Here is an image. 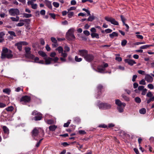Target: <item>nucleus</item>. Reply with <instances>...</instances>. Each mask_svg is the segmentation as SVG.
Instances as JSON below:
<instances>
[{"label":"nucleus","instance_id":"nucleus-1","mask_svg":"<svg viewBox=\"0 0 154 154\" xmlns=\"http://www.w3.org/2000/svg\"><path fill=\"white\" fill-rule=\"evenodd\" d=\"M11 50L5 48H4L2 49V51L1 54V58L2 59L7 58L8 59L11 58L13 57V55L11 54Z\"/></svg>","mask_w":154,"mask_h":154},{"label":"nucleus","instance_id":"nucleus-2","mask_svg":"<svg viewBox=\"0 0 154 154\" xmlns=\"http://www.w3.org/2000/svg\"><path fill=\"white\" fill-rule=\"evenodd\" d=\"M66 38L69 41H73L75 39V37L73 34V32L71 29H69L66 35Z\"/></svg>","mask_w":154,"mask_h":154},{"label":"nucleus","instance_id":"nucleus-3","mask_svg":"<svg viewBox=\"0 0 154 154\" xmlns=\"http://www.w3.org/2000/svg\"><path fill=\"white\" fill-rule=\"evenodd\" d=\"M32 115L35 116L33 118V119L35 121H39L41 120L42 118V114L35 110L34 111L32 112Z\"/></svg>","mask_w":154,"mask_h":154},{"label":"nucleus","instance_id":"nucleus-4","mask_svg":"<svg viewBox=\"0 0 154 154\" xmlns=\"http://www.w3.org/2000/svg\"><path fill=\"white\" fill-rule=\"evenodd\" d=\"M30 48L29 47H26L25 48L26 52L25 56L26 57L33 59L34 57V56L31 54V52L30 51Z\"/></svg>","mask_w":154,"mask_h":154},{"label":"nucleus","instance_id":"nucleus-5","mask_svg":"<svg viewBox=\"0 0 154 154\" xmlns=\"http://www.w3.org/2000/svg\"><path fill=\"white\" fill-rule=\"evenodd\" d=\"M40 129L37 128H34L31 132L32 136L34 138V139L38 140V139L35 138V137L38 135L39 133Z\"/></svg>","mask_w":154,"mask_h":154},{"label":"nucleus","instance_id":"nucleus-6","mask_svg":"<svg viewBox=\"0 0 154 154\" xmlns=\"http://www.w3.org/2000/svg\"><path fill=\"white\" fill-rule=\"evenodd\" d=\"M104 19L110 22L113 25H119L118 22L116 21L115 19L111 17H105Z\"/></svg>","mask_w":154,"mask_h":154},{"label":"nucleus","instance_id":"nucleus-7","mask_svg":"<svg viewBox=\"0 0 154 154\" xmlns=\"http://www.w3.org/2000/svg\"><path fill=\"white\" fill-rule=\"evenodd\" d=\"M10 14L11 16L18 15L20 14V11L18 9L11 8L9 11Z\"/></svg>","mask_w":154,"mask_h":154},{"label":"nucleus","instance_id":"nucleus-8","mask_svg":"<svg viewBox=\"0 0 154 154\" xmlns=\"http://www.w3.org/2000/svg\"><path fill=\"white\" fill-rule=\"evenodd\" d=\"M94 56L93 55L91 54H88L85 57L84 59L87 61L91 62L94 60Z\"/></svg>","mask_w":154,"mask_h":154},{"label":"nucleus","instance_id":"nucleus-9","mask_svg":"<svg viewBox=\"0 0 154 154\" xmlns=\"http://www.w3.org/2000/svg\"><path fill=\"white\" fill-rule=\"evenodd\" d=\"M31 100L30 97L29 96L26 95L23 96L20 99L21 102H23L24 103H26L30 102Z\"/></svg>","mask_w":154,"mask_h":154},{"label":"nucleus","instance_id":"nucleus-10","mask_svg":"<svg viewBox=\"0 0 154 154\" xmlns=\"http://www.w3.org/2000/svg\"><path fill=\"white\" fill-rule=\"evenodd\" d=\"M88 54V51L85 50H81L79 51L78 54L84 57L85 58Z\"/></svg>","mask_w":154,"mask_h":154},{"label":"nucleus","instance_id":"nucleus-11","mask_svg":"<svg viewBox=\"0 0 154 154\" xmlns=\"http://www.w3.org/2000/svg\"><path fill=\"white\" fill-rule=\"evenodd\" d=\"M2 129L5 134L3 136L4 138H6L8 137V135L9 133V129L5 126H3Z\"/></svg>","mask_w":154,"mask_h":154},{"label":"nucleus","instance_id":"nucleus-12","mask_svg":"<svg viewBox=\"0 0 154 154\" xmlns=\"http://www.w3.org/2000/svg\"><path fill=\"white\" fill-rule=\"evenodd\" d=\"M125 63H127L129 65L131 66H133L134 64H136V63L133 60L129 59H125Z\"/></svg>","mask_w":154,"mask_h":154},{"label":"nucleus","instance_id":"nucleus-13","mask_svg":"<svg viewBox=\"0 0 154 154\" xmlns=\"http://www.w3.org/2000/svg\"><path fill=\"white\" fill-rule=\"evenodd\" d=\"M145 79L148 82H152L153 80V78L149 74H146Z\"/></svg>","mask_w":154,"mask_h":154},{"label":"nucleus","instance_id":"nucleus-14","mask_svg":"<svg viewBox=\"0 0 154 154\" xmlns=\"http://www.w3.org/2000/svg\"><path fill=\"white\" fill-rule=\"evenodd\" d=\"M44 59L45 60L46 64H49L51 63V61L52 60V58L50 57L47 58V57H46Z\"/></svg>","mask_w":154,"mask_h":154},{"label":"nucleus","instance_id":"nucleus-15","mask_svg":"<svg viewBox=\"0 0 154 154\" xmlns=\"http://www.w3.org/2000/svg\"><path fill=\"white\" fill-rule=\"evenodd\" d=\"M45 3L49 9H52V7L50 1L47 0H45Z\"/></svg>","mask_w":154,"mask_h":154},{"label":"nucleus","instance_id":"nucleus-16","mask_svg":"<svg viewBox=\"0 0 154 154\" xmlns=\"http://www.w3.org/2000/svg\"><path fill=\"white\" fill-rule=\"evenodd\" d=\"M57 128V126L55 125H50L49 127V130L52 131H55Z\"/></svg>","mask_w":154,"mask_h":154},{"label":"nucleus","instance_id":"nucleus-17","mask_svg":"<svg viewBox=\"0 0 154 154\" xmlns=\"http://www.w3.org/2000/svg\"><path fill=\"white\" fill-rule=\"evenodd\" d=\"M15 46L17 47V48L20 51H21L22 49V45L20 42H18L15 45Z\"/></svg>","mask_w":154,"mask_h":154},{"label":"nucleus","instance_id":"nucleus-18","mask_svg":"<svg viewBox=\"0 0 154 154\" xmlns=\"http://www.w3.org/2000/svg\"><path fill=\"white\" fill-rule=\"evenodd\" d=\"M38 54L42 57H47V54L42 51H38Z\"/></svg>","mask_w":154,"mask_h":154},{"label":"nucleus","instance_id":"nucleus-19","mask_svg":"<svg viewBox=\"0 0 154 154\" xmlns=\"http://www.w3.org/2000/svg\"><path fill=\"white\" fill-rule=\"evenodd\" d=\"M125 106H117V109L119 112H122L124 111Z\"/></svg>","mask_w":154,"mask_h":154},{"label":"nucleus","instance_id":"nucleus-20","mask_svg":"<svg viewBox=\"0 0 154 154\" xmlns=\"http://www.w3.org/2000/svg\"><path fill=\"white\" fill-rule=\"evenodd\" d=\"M110 37L111 38H113L114 36H118V34L116 32H113L112 33L109 35Z\"/></svg>","mask_w":154,"mask_h":154},{"label":"nucleus","instance_id":"nucleus-21","mask_svg":"<svg viewBox=\"0 0 154 154\" xmlns=\"http://www.w3.org/2000/svg\"><path fill=\"white\" fill-rule=\"evenodd\" d=\"M146 110L144 108H143L139 110V112L141 114H144L146 113Z\"/></svg>","mask_w":154,"mask_h":154},{"label":"nucleus","instance_id":"nucleus-22","mask_svg":"<svg viewBox=\"0 0 154 154\" xmlns=\"http://www.w3.org/2000/svg\"><path fill=\"white\" fill-rule=\"evenodd\" d=\"M91 35L92 38L95 37L97 38H99V35L97 33H91Z\"/></svg>","mask_w":154,"mask_h":154},{"label":"nucleus","instance_id":"nucleus-23","mask_svg":"<svg viewBox=\"0 0 154 154\" xmlns=\"http://www.w3.org/2000/svg\"><path fill=\"white\" fill-rule=\"evenodd\" d=\"M74 122L77 123H78L80 122V119L79 117H75L74 118Z\"/></svg>","mask_w":154,"mask_h":154},{"label":"nucleus","instance_id":"nucleus-24","mask_svg":"<svg viewBox=\"0 0 154 154\" xmlns=\"http://www.w3.org/2000/svg\"><path fill=\"white\" fill-rule=\"evenodd\" d=\"M105 70V69L103 68V67H102V68H101L100 67H98L97 68V71L96 70V71L100 73H103Z\"/></svg>","mask_w":154,"mask_h":154},{"label":"nucleus","instance_id":"nucleus-25","mask_svg":"<svg viewBox=\"0 0 154 154\" xmlns=\"http://www.w3.org/2000/svg\"><path fill=\"white\" fill-rule=\"evenodd\" d=\"M23 17L27 18H29L32 16L31 14H28L25 13H23Z\"/></svg>","mask_w":154,"mask_h":154},{"label":"nucleus","instance_id":"nucleus-26","mask_svg":"<svg viewBox=\"0 0 154 154\" xmlns=\"http://www.w3.org/2000/svg\"><path fill=\"white\" fill-rule=\"evenodd\" d=\"M14 109L13 106H8L6 109V110L8 112H12Z\"/></svg>","mask_w":154,"mask_h":154},{"label":"nucleus","instance_id":"nucleus-27","mask_svg":"<svg viewBox=\"0 0 154 154\" xmlns=\"http://www.w3.org/2000/svg\"><path fill=\"white\" fill-rule=\"evenodd\" d=\"M10 18L13 21H18L19 19V17L18 16H16V18L11 17Z\"/></svg>","mask_w":154,"mask_h":154},{"label":"nucleus","instance_id":"nucleus-28","mask_svg":"<svg viewBox=\"0 0 154 154\" xmlns=\"http://www.w3.org/2000/svg\"><path fill=\"white\" fill-rule=\"evenodd\" d=\"M95 19V17L94 16L92 15L89 17L87 19V20L89 21H92Z\"/></svg>","mask_w":154,"mask_h":154},{"label":"nucleus","instance_id":"nucleus-29","mask_svg":"<svg viewBox=\"0 0 154 154\" xmlns=\"http://www.w3.org/2000/svg\"><path fill=\"white\" fill-rule=\"evenodd\" d=\"M56 50L58 51L59 53H61L63 52V49L61 47H59L56 49Z\"/></svg>","mask_w":154,"mask_h":154},{"label":"nucleus","instance_id":"nucleus-30","mask_svg":"<svg viewBox=\"0 0 154 154\" xmlns=\"http://www.w3.org/2000/svg\"><path fill=\"white\" fill-rule=\"evenodd\" d=\"M152 46V45H143V46H141L140 48L141 49H146V48H149V47L150 46Z\"/></svg>","mask_w":154,"mask_h":154},{"label":"nucleus","instance_id":"nucleus-31","mask_svg":"<svg viewBox=\"0 0 154 154\" xmlns=\"http://www.w3.org/2000/svg\"><path fill=\"white\" fill-rule=\"evenodd\" d=\"M3 91L4 92L7 94H9L11 92L10 90L8 88H5L3 90Z\"/></svg>","mask_w":154,"mask_h":154},{"label":"nucleus","instance_id":"nucleus-32","mask_svg":"<svg viewBox=\"0 0 154 154\" xmlns=\"http://www.w3.org/2000/svg\"><path fill=\"white\" fill-rule=\"evenodd\" d=\"M39 133H40L39 136L41 137H43L44 135V132L43 130H39Z\"/></svg>","mask_w":154,"mask_h":154},{"label":"nucleus","instance_id":"nucleus-33","mask_svg":"<svg viewBox=\"0 0 154 154\" xmlns=\"http://www.w3.org/2000/svg\"><path fill=\"white\" fill-rule=\"evenodd\" d=\"M43 139V138H42L41 139H40L38 142L35 145V147H36L37 148H38L39 147L40 144H41L42 141Z\"/></svg>","mask_w":154,"mask_h":154},{"label":"nucleus","instance_id":"nucleus-34","mask_svg":"<svg viewBox=\"0 0 154 154\" xmlns=\"http://www.w3.org/2000/svg\"><path fill=\"white\" fill-rule=\"evenodd\" d=\"M100 109L101 110H105L110 108V106H98Z\"/></svg>","mask_w":154,"mask_h":154},{"label":"nucleus","instance_id":"nucleus-35","mask_svg":"<svg viewBox=\"0 0 154 154\" xmlns=\"http://www.w3.org/2000/svg\"><path fill=\"white\" fill-rule=\"evenodd\" d=\"M75 60L77 62H79L81 61L82 59L81 58H78L77 56H75Z\"/></svg>","mask_w":154,"mask_h":154},{"label":"nucleus","instance_id":"nucleus-36","mask_svg":"<svg viewBox=\"0 0 154 154\" xmlns=\"http://www.w3.org/2000/svg\"><path fill=\"white\" fill-rule=\"evenodd\" d=\"M121 20L122 21L123 23L125 24V21L126 20V19L123 17L122 15L120 16Z\"/></svg>","mask_w":154,"mask_h":154},{"label":"nucleus","instance_id":"nucleus-37","mask_svg":"<svg viewBox=\"0 0 154 154\" xmlns=\"http://www.w3.org/2000/svg\"><path fill=\"white\" fill-rule=\"evenodd\" d=\"M127 41L126 40H125V39H124V40H123L122 42H121V45L122 46H125L127 43Z\"/></svg>","mask_w":154,"mask_h":154},{"label":"nucleus","instance_id":"nucleus-38","mask_svg":"<svg viewBox=\"0 0 154 154\" xmlns=\"http://www.w3.org/2000/svg\"><path fill=\"white\" fill-rule=\"evenodd\" d=\"M116 104L118 106H121V102L119 100L117 99L116 100Z\"/></svg>","mask_w":154,"mask_h":154},{"label":"nucleus","instance_id":"nucleus-39","mask_svg":"<svg viewBox=\"0 0 154 154\" xmlns=\"http://www.w3.org/2000/svg\"><path fill=\"white\" fill-rule=\"evenodd\" d=\"M69 121H71L70 120H69L67 123H65L63 125V127H67L69 126V125L70 123Z\"/></svg>","mask_w":154,"mask_h":154},{"label":"nucleus","instance_id":"nucleus-40","mask_svg":"<svg viewBox=\"0 0 154 154\" xmlns=\"http://www.w3.org/2000/svg\"><path fill=\"white\" fill-rule=\"evenodd\" d=\"M99 105L100 106H110L107 103H99Z\"/></svg>","mask_w":154,"mask_h":154},{"label":"nucleus","instance_id":"nucleus-41","mask_svg":"<svg viewBox=\"0 0 154 154\" xmlns=\"http://www.w3.org/2000/svg\"><path fill=\"white\" fill-rule=\"evenodd\" d=\"M139 84L140 85H145L146 83L145 80L143 79L139 82Z\"/></svg>","mask_w":154,"mask_h":154},{"label":"nucleus","instance_id":"nucleus-42","mask_svg":"<svg viewBox=\"0 0 154 154\" xmlns=\"http://www.w3.org/2000/svg\"><path fill=\"white\" fill-rule=\"evenodd\" d=\"M47 123L48 124L51 125L53 124L54 123V121L52 120L49 119L47 120Z\"/></svg>","mask_w":154,"mask_h":154},{"label":"nucleus","instance_id":"nucleus-43","mask_svg":"<svg viewBox=\"0 0 154 154\" xmlns=\"http://www.w3.org/2000/svg\"><path fill=\"white\" fill-rule=\"evenodd\" d=\"M53 5L56 8L58 7L59 6V3L57 2H53Z\"/></svg>","mask_w":154,"mask_h":154},{"label":"nucleus","instance_id":"nucleus-44","mask_svg":"<svg viewBox=\"0 0 154 154\" xmlns=\"http://www.w3.org/2000/svg\"><path fill=\"white\" fill-rule=\"evenodd\" d=\"M8 33L11 35H13L15 37L16 36L15 32L14 31H9L8 32Z\"/></svg>","mask_w":154,"mask_h":154},{"label":"nucleus","instance_id":"nucleus-45","mask_svg":"<svg viewBox=\"0 0 154 154\" xmlns=\"http://www.w3.org/2000/svg\"><path fill=\"white\" fill-rule=\"evenodd\" d=\"M135 101L136 102L139 103L141 102V99L140 98L137 97L135 98Z\"/></svg>","mask_w":154,"mask_h":154},{"label":"nucleus","instance_id":"nucleus-46","mask_svg":"<svg viewBox=\"0 0 154 154\" xmlns=\"http://www.w3.org/2000/svg\"><path fill=\"white\" fill-rule=\"evenodd\" d=\"M51 40L52 42L54 43H57V41L55 38L52 37L51 38Z\"/></svg>","mask_w":154,"mask_h":154},{"label":"nucleus","instance_id":"nucleus-47","mask_svg":"<svg viewBox=\"0 0 154 154\" xmlns=\"http://www.w3.org/2000/svg\"><path fill=\"white\" fill-rule=\"evenodd\" d=\"M79 134L82 135L85 134H86V132H85V131L82 130H79Z\"/></svg>","mask_w":154,"mask_h":154},{"label":"nucleus","instance_id":"nucleus-48","mask_svg":"<svg viewBox=\"0 0 154 154\" xmlns=\"http://www.w3.org/2000/svg\"><path fill=\"white\" fill-rule=\"evenodd\" d=\"M73 14H74L73 12H69L68 15V17L69 18H71L72 17V16H73Z\"/></svg>","mask_w":154,"mask_h":154},{"label":"nucleus","instance_id":"nucleus-49","mask_svg":"<svg viewBox=\"0 0 154 154\" xmlns=\"http://www.w3.org/2000/svg\"><path fill=\"white\" fill-rule=\"evenodd\" d=\"M61 56H62L63 57L65 58L67 56V53L62 52L61 53Z\"/></svg>","mask_w":154,"mask_h":154},{"label":"nucleus","instance_id":"nucleus-50","mask_svg":"<svg viewBox=\"0 0 154 154\" xmlns=\"http://www.w3.org/2000/svg\"><path fill=\"white\" fill-rule=\"evenodd\" d=\"M86 35L88 36L90 35L89 32L88 30H85L83 32Z\"/></svg>","mask_w":154,"mask_h":154},{"label":"nucleus","instance_id":"nucleus-51","mask_svg":"<svg viewBox=\"0 0 154 154\" xmlns=\"http://www.w3.org/2000/svg\"><path fill=\"white\" fill-rule=\"evenodd\" d=\"M32 8L33 9H36L37 8V5L36 4H34L33 3L32 5Z\"/></svg>","mask_w":154,"mask_h":154},{"label":"nucleus","instance_id":"nucleus-52","mask_svg":"<svg viewBox=\"0 0 154 154\" xmlns=\"http://www.w3.org/2000/svg\"><path fill=\"white\" fill-rule=\"evenodd\" d=\"M99 127L100 128H105L107 127V126L105 124H103L99 125Z\"/></svg>","mask_w":154,"mask_h":154},{"label":"nucleus","instance_id":"nucleus-53","mask_svg":"<svg viewBox=\"0 0 154 154\" xmlns=\"http://www.w3.org/2000/svg\"><path fill=\"white\" fill-rule=\"evenodd\" d=\"M49 15L53 19H55V15L53 13H49Z\"/></svg>","mask_w":154,"mask_h":154},{"label":"nucleus","instance_id":"nucleus-54","mask_svg":"<svg viewBox=\"0 0 154 154\" xmlns=\"http://www.w3.org/2000/svg\"><path fill=\"white\" fill-rule=\"evenodd\" d=\"M153 95L150 91H149L146 94V96L148 97H152Z\"/></svg>","mask_w":154,"mask_h":154},{"label":"nucleus","instance_id":"nucleus-55","mask_svg":"<svg viewBox=\"0 0 154 154\" xmlns=\"http://www.w3.org/2000/svg\"><path fill=\"white\" fill-rule=\"evenodd\" d=\"M112 31V30L109 29H107L105 30V32L106 33H111Z\"/></svg>","mask_w":154,"mask_h":154},{"label":"nucleus","instance_id":"nucleus-56","mask_svg":"<svg viewBox=\"0 0 154 154\" xmlns=\"http://www.w3.org/2000/svg\"><path fill=\"white\" fill-rule=\"evenodd\" d=\"M64 52L67 51L68 52L70 50V49L69 47L68 46H65L64 47Z\"/></svg>","mask_w":154,"mask_h":154},{"label":"nucleus","instance_id":"nucleus-57","mask_svg":"<svg viewBox=\"0 0 154 154\" xmlns=\"http://www.w3.org/2000/svg\"><path fill=\"white\" fill-rule=\"evenodd\" d=\"M137 72L140 74H142V75H145V71H142L141 70H139Z\"/></svg>","mask_w":154,"mask_h":154},{"label":"nucleus","instance_id":"nucleus-58","mask_svg":"<svg viewBox=\"0 0 154 154\" xmlns=\"http://www.w3.org/2000/svg\"><path fill=\"white\" fill-rule=\"evenodd\" d=\"M137 75H134L133 76L132 79V81L133 82H134L136 81V79L137 78Z\"/></svg>","mask_w":154,"mask_h":154},{"label":"nucleus","instance_id":"nucleus-59","mask_svg":"<svg viewBox=\"0 0 154 154\" xmlns=\"http://www.w3.org/2000/svg\"><path fill=\"white\" fill-rule=\"evenodd\" d=\"M30 22V19H24V22H26L27 24H29Z\"/></svg>","mask_w":154,"mask_h":154},{"label":"nucleus","instance_id":"nucleus-60","mask_svg":"<svg viewBox=\"0 0 154 154\" xmlns=\"http://www.w3.org/2000/svg\"><path fill=\"white\" fill-rule=\"evenodd\" d=\"M148 87L150 89H153L154 88V86L152 84H149L148 85Z\"/></svg>","mask_w":154,"mask_h":154},{"label":"nucleus","instance_id":"nucleus-61","mask_svg":"<svg viewBox=\"0 0 154 154\" xmlns=\"http://www.w3.org/2000/svg\"><path fill=\"white\" fill-rule=\"evenodd\" d=\"M45 48L48 51H49L51 50V48L48 45H47L45 47Z\"/></svg>","mask_w":154,"mask_h":154},{"label":"nucleus","instance_id":"nucleus-62","mask_svg":"<svg viewBox=\"0 0 154 154\" xmlns=\"http://www.w3.org/2000/svg\"><path fill=\"white\" fill-rule=\"evenodd\" d=\"M62 145L65 147H66L69 145V144L66 142L62 143Z\"/></svg>","mask_w":154,"mask_h":154},{"label":"nucleus","instance_id":"nucleus-63","mask_svg":"<svg viewBox=\"0 0 154 154\" xmlns=\"http://www.w3.org/2000/svg\"><path fill=\"white\" fill-rule=\"evenodd\" d=\"M147 91V89H146V88L143 89L142 90V94L143 95H145Z\"/></svg>","mask_w":154,"mask_h":154},{"label":"nucleus","instance_id":"nucleus-64","mask_svg":"<svg viewBox=\"0 0 154 154\" xmlns=\"http://www.w3.org/2000/svg\"><path fill=\"white\" fill-rule=\"evenodd\" d=\"M56 55V53L55 52H52L51 53L50 56L52 57H54Z\"/></svg>","mask_w":154,"mask_h":154}]
</instances>
